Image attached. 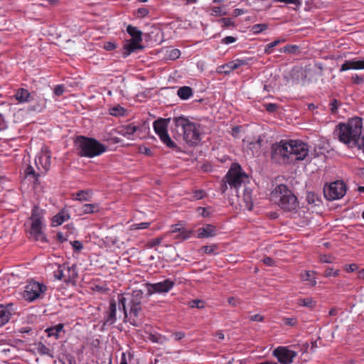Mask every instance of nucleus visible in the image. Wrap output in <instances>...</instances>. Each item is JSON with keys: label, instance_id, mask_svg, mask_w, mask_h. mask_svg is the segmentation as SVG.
Here are the masks:
<instances>
[{"label": "nucleus", "instance_id": "obj_1", "mask_svg": "<svg viewBox=\"0 0 364 364\" xmlns=\"http://www.w3.org/2000/svg\"><path fill=\"white\" fill-rule=\"evenodd\" d=\"M144 298L141 289H134L131 293L119 294L117 303L119 308L122 309L124 318L134 326H139V316L142 310V302Z\"/></svg>", "mask_w": 364, "mask_h": 364}, {"label": "nucleus", "instance_id": "obj_2", "mask_svg": "<svg viewBox=\"0 0 364 364\" xmlns=\"http://www.w3.org/2000/svg\"><path fill=\"white\" fill-rule=\"evenodd\" d=\"M362 129L363 119L354 117L346 122H340L336 126L333 132V138L349 147H356Z\"/></svg>", "mask_w": 364, "mask_h": 364}, {"label": "nucleus", "instance_id": "obj_3", "mask_svg": "<svg viewBox=\"0 0 364 364\" xmlns=\"http://www.w3.org/2000/svg\"><path fill=\"white\" fill-rule=\"evenodd\" d=\"M271 200L286 212H295L299 207L296 196L287 185H277L270 194Z\"/></svg>", "mask_w": 364, "mask_h": 364}, {"label": "nucleus", "instance_id": "obj_4", "mask_svg": "<svg viewBox=\"0 0 364 364\" xmlns=\"http://www.w3.org/2000/svg\"><path fill=\"white\" fill-rule=\"evenodd\" d=\"M74 144L78 151V155L82 157L93 158L107 150L106 146L97 139L84 136H77L74 140Z\"/></svg>", "mask_w": 364, "mask_h": 364}, {"label": "nucleus", "instance_id": "obj_5", "mask_svg": "<svg viewBox=\"0 0 364 364\" xmlns=\"http://www.w3.org/2000/svg\"><path fill=\"white\" fill-rule=\"evenodd\" d=\"M176 129L180 128L183 138L189 146H197L200 141V125L181 116L173 118Z\"/></svg>", "mask_w": 364, "mask_h": 364}, {"label": "nucleus", "instance_id": "obj_6", "mask_svg": "<svg viewBox=\"0 0 364 364\" xmlns=\"http://www.w3.org/2000/svg\"><path fill=\"white\" fill-rule=\"evenodd\" d=\"M43 220V210L37 205L33 206L29 218L31 221L29 234L35 240L45 242L47 240L42 230Z\"/></svg>", "mask_w": 364, "mask_h": 364}, {"label": "nucleus", "instance_id": "obj_7", "mask_svg": "<svg viewBox=\"0 0 364 364\" xmlns=\"http://www.w3.org/2000/svg\"><path fill=\"white\" fill-rule=\"evenodd\" d=\"M226 182L230 189H234L237 193V189L242 184L249 181L248 175L242 170L239 164L233 163L225 175Z\"/></svg>", "mask_w": 364, "mask_h": 364}, {"label": "nucleus", "instance_id": "obj_8", "mask_svg": "<svg viewBox=\"0 0 364 364\" xmlns=\"http://www.w3.org/2000/svg\"><path fill=\"white\" fill-rule=\"evenodd\" d=\"M271 158L274 162L279 164L292 163L287 140H281L272 145Z\"/></svg>", "mask_w": 364, "mask_h": 364}, {"label": "nucleus", "instance_id": "obj_9", "mask_svg": "<svg viewBox=\"0 0 364 364\" xmlns=\"http://www.w3.org/2000/svg\"><path fill=\"white\" fill-rule=\"evenodd\" d=\"M54 278L66 284H75L78 277L77 266H69L68 263L58 264L57 269L53 272Z\"/></svg>", "mask_w": 364, "mask_h": 364}, {"label": "nucleus", "instance_id": "obj_10", "mask_svg": "<svg viewBox=\"0 0 364 364\" xmlns=\"http://www.w3.org/2000/svg\"><path fill=\"white\" fill-rule=\"evenodd\" d=\"M46 291L47 287L44 284L31 281L26 285L23 296L26 301L32 302L42 298Z\"/></svg>", "mask_w": 364, "mask_h": 364}, {"label": "nucleus", "instance_id": "obj_11", "mask_svg": "<svg viewBox=\"0 0 364 364\" xmlns=\"http://www.w3.org/2000/svg\"><path fill=\"white\" fill-rule=\"evenodd\" d=\"M346 186L342 181H336L323 187V195L328 200L342 198L346 193Z\"/></svg>", "mask_w": 364, "mask_h": 364}, {"label": "nucleus", "instance_id": "obj_12", "mask_svg": "<svg viewBox=\"0 0 364 364\" xmlns=\"http://www.w3.org/2000/svg\"><path fill=\"white\" fill-rule=\"evenodd\" d=\"M288 143L292 162L302 161L308 156L309 150L307 144L301 140H289Z\"/></svg>", "mask_w": 364, "mask_h": 364}, {"label": "nucleus", "instance_id": "obj_13", "mask_svg": "<svg viewBox=\"0 0 364 364\" xmlns=\"http://www.w3.org/2000/svg\"><path fill=\"white\" fill-rule=\"evenodd\" d=\"M174 285L175 282L171 279H166L164 281L154 284L149 282L144 284V286L146 288L148 296L156 293H167L172 289Z\"/></svg>", "mask_w": 364, "mask_h": 364}, {"label": "nucleus", "instance_id": "obj_14", "mask_svg": "<svg viewBox=\"0 0 364 364\" xmlns=\"http://www.w3.org/2000/svg\"><path fill=\"white\" fill-rule=\"evenodd\" d=\"M272 354L281 364H291L297 355L296 351L289 350L288 347L285 346L277 347L274 350Z\"/></svg>", "mask_w": 364, "mask_h": 364}, {"label": "nucleus", "instance_id": "obj_15", "mask_svg": "<svg viewBox=\"0 0 364 364\" xmlns=\"http://www.w3.org/2000/svg\"><path fill=\"white\" fill-rule=\"evenodd\" d=\"M50 152L48 150L42 151L35 159V164L38 170L41 171L43 174H46L50 168Z\"/></svg>", "mask_w": 364, "mask_h": 364}, {"label": "nucleus", "instance_id": "obj_16", "mask_svg": "<svg viewBox=\"0 0 364 364\" xmlns=\"http://www.w3.org/2000/svg\"><path fill=\"white\" fill-rule=\"evenodd\" d=\"M117 321V301L112 299L109 300V308L105 312L103 326H112Z\"/></svg>", "mask_w": 364, "mask_h": 364}, {"label": "nucleus", "instance_id": "obj_17", "mask_svg": "<svg viewBox=\"0 0 364 364\" xmlns=\"http://www.w3.org/2000/svg\"><path fill=\"white\" fill-rule=\"evenodd\" d=\"M140 127L136 126L134 124H129L126 125L119 126L117 128V132L119 134L123 136L124 137L133 140L134 139V134L139 131Z\"/></svg>", "mask_w": 364, "mask_h": 364}, {"label": "nucleus", "instance_id": "obj_18", "mask_svg": "<svg viewBox=\"0 0 364 364\" xmlns=\"http://www.w3.org/2000/svg\"><path fill=\"white\" fill-rule=\"evenodd\" d=\"M141 42L142 41H137L134 39H130L127 41L123 46L124 50L123 55L124 57H127L135 50L143 49L144 46L141 45Z\"/></svg>", "mask_w": 364, "mask_h": 364}, {"label": "nucleus", "instance_id": "obj_19", "mask_svg": "<svg viewBox=\"0 0 364 364\" xmlns=\"http://www.w3.org/2000/svg\"><path fill=\"white\" fill-rule=\"evenodd\" d=\"M198 238L213 237L216 235L217 228L215 226L207 224L197 230Z\"/></svg>", "mask_w": 364, "mask_h": 364}, {"label": "nucleus", "instance_id": "obj_20", "mask_svg": "<svg viewBox=\"0 0 364 364\" xmlns=\"http://www.w3.org/2000/svg\"><path fill=\"white\" fill-rule=\"evenodd\" d=\"M70 218L69 211L65 208L62 209L58 213L52 218V225L58 226Z\"/></svg>", "mask_w": 364, "mask_h": 364}, {"label": "nucleus", "instance_id": "obj_21", "mask_svg": "<svg viewBox=\"0 0 364 364\" xmlns=\"http://www.w3.org/2000/svg\"><path fill=\"white\" fill-rule=\"evenodd\" d=\"M170 119L159 118L153 123V127L156 134L159 136L168 131V124Z\"/></svg>", "mask_w": 364, "mask_h": 364}, {"label": "nucleus", "instance_id": "obj_22", "mask_svg": "<svg viewBox=\"0 0 364 364\" xmlns=\"http://www.w3.org/2000/svg\"><path fill=\"white\" fill-rule=\"evenodd\" d=\"M14 97L20 103L28 102L33 100L29 91L22 87L16 90Z\"/></svg>", "mask_w": 364, "mask_h": 364}, {"label": "nucleus", "instance_id": "obj_23", "mask_svg": "<svg viewBox=\"0 0 364 364\" xmlns=\"http://www.w3.org/2000/svg\"><path fill=\"white\" fill-rule=\"evenodd\" d=\"M182 232L183 235H176V238L178 240H186L191 237L192 232L191 230H186L185 228L182 227L179 224H176L171 226V233H178Z\"/></svg>", "mask_w": 364, "mask_h": 364}, {"label": "nucleus", "instance_id": "obj_24", "mask_svg": "<svg viewBox=\"0 0 364 364\" xmlns=\"http://www.w3.org/2000/svg\"><path fill=\"white\" fill-rule=\"evenodd\" d=\"M315 274L316 272L304 270L299 274V277L304 282H309V286L315 287L317 284Z\"/></svg>", "mask_w": 364, "mask_h": 364}, {"label": "nucleus", "instance_id": "obj_25", "mask_svg": "<svg viewBox=\"0 0 364 364\" xmlns=\"http://www.w3.org/2000/svg\"><path fill=\"white\" fill-rule=\"evenodd\" d=\"M25 176L26 178H33V181L34 183L38 184V178L41 176H43V173H41V171L38 170L37 171L34 169V168L28 165L27 168L25 169L24 171Z\"/></svg>", "mask_w": 364, "mask_h": 364}, {"label": "nucleus", "instance_id": "obj_26", "mask_svg": "<svg viewBox=\"0 0 364 364\" xmlns=\"http://www.w3.org/2000/svg\"><path fill=\"white\" fill-rule=\"evenodd\" d=\"M11 313L8 306L0 304V327L7 323L11 318Z\"/></svg>", "mask_w": 364, "mask_h": 364}, {"label": "nucleus", "instance_id": "obj_27", "mask_svg": "<svg viewBox=\"0 0 364 364\" xmlns=\"http://www.w3.org/2000/svg\"><path fill=\"white\" fill-rule=\"evenodd\" d=\"M64 324L58 323L55 326L47 328L45 332L47 333L48 337H54L55 339L59 338V333L63 331Z\"/></svg>", "mask_w": 364, "mask_h": 364}, {"label": "nucleus", "instance_id": "obj_28", "mask_svg": "<svg viewBox=\"0 0 364 364\" xmlns=\"http://www.w3.org/2000/svg\"><path fill=\"white\" fill-rule=\"evenodd\" d=\"M242 200L245 203V208L251 210L253 208L252 191L250 188L244 190Z\"/></svg>", "mask_w": 364, "mask_h": 364}, {"label": "nucleus", "instance_id": "obj_29", "mask_svg": "<svg viewBox=\"0 0 364 364\" xmlns=\"http://www.w3.org/2000/svg\"><path fill=\"white\" fill-rule=\"evenodd\" d=\"M161 142L166 145L168 148L172 149H176L178 148L177 144L171 139L168 131L158 136Z\"/></svg>", "mask_w": 364, "mask_h": 364}, {"label": "nucleus", "instance_id": "obj_30", "mask_svg": "<svg viewBox=\"0 0 364 364\" xmlns=\"http://www.w3.org/2000/svg\"><path fill=\"white\" fill-rule=\"evenodd\" d=\"M350 69L360 70L358 60L352 59L350 60H346L343 64L341 65L340 72H344Z\"/></svg>", "mask_w": 364, "mask_h": 364}, {"label": "nucleus", "instance_id": "obj_31", "mask_svg": "<svg viewBox=\"0 0 364 364\" xmlns=\"http://www.w3.org/2000/svg\"><path fill=\"white\" fill-rule=\"evenodd\" d=\"M127 33L132 37L131 39L142 41V32L136 26L128 25L126 29Z\"/></svg>", "mask_w": 364, "mask_h": 364}, {"label": "nucleus", "instance_id": "obj_32", "mask_svg": "<svg viewBox=\"0 0 364 364\" xmlns=\"http://www.w3.org/2000/svg\"><path fill=\"white\" fill-rule=\"evenodd\" d=\"M236 69L237 68H236L235 63L233 60L232 61H230L227 63L220 65L218 68V73H223L225 75H229L231 72Z\"/></svg>", "mask_w": 364, "mask_h": 364}, {"label": "nucleus", "instance_id": "obj_33", "mask_svg": "<svg viewBox=\"0 0 364 364\" xmlns=\"http://www.w3.org/2000/svg\"><path fill=\"white\" fill-rule=\"evenodd\" d=\"M193 89L188 86L181 87L177 92L178 96L181 100H188L193 95Z\"/></svg>", "mask_w": 364, "mask_h": 364}, {"label": "nucleus", "instance_id": "obj_34", "mask_svg": "<svg viewBox=\"0 0 364 364\" xmlns=\"http://www.w3.org/2000/svg\"><path fill=\"white\" fill-rule=\"evenodd\" d=\"M36 350L41 355H48L52 358H54V355L51 350L42 342H38L36 343Z\"/></svg>", "mask_w": 364, "mask_h": 364}, {"label": "nucleus", "instance_id": "obj_35", "mask_svg": "<svg viewBox=\"0 0 364 364\" xmlns=\"http://www.w3.org/2000/svg\"><path fill=\"white\" fill-rule=\"evenodd\" d=\"M297 304L301 306L314 309L316 305V302L311 297L299 298L297 299Z\"/></svg>", "mask_w": 364, "mask_h": 364}, {"label": "nucleus", "instance_id": "obj_36", "mask_svg": "<svg viewBox=\"0 0 364 364\" xmlns=\"http://www.w3.org/2000/svg\"><path fill=\"white\" fill-rule=\"evenodd\" d=\"M81 209L83 213L90 214L99 212L100 206L98 204L86 203L82 205Z\"/></svg>", "mask_w": 364, "mask_h": 364}, {"label": "nucleus", "instance_id": "obj_37", "mask_svg": "<svg viewBox=\"0 0 364 364\" xmlns=\"http://www.w3.org/2000/svg\"><path fill=\"white\" fill-rule=\"evenodd\" d=\"M306 200L309 204H312L315 206L319 205L321 203L318 196L314 192H308L306 193Z\"/></svg>", "mask_w": 364, "mask_h": 364}, {"label": "nucleus", "instance_id": "obj_38", "mask_svg": "<svg viewBox=\"0 0 364 364\" xmlns=\"http://www.w3.org/2000/svg\"><path fill=\"white\" fill-rule=\"evenodd\" d=\"M341 105H342V103L340 101H338L337 99H336V98L331 99L329 102V105H328L331 113L332 114H337L338 108L341 107Z\"/></svg>", "mask_w": 364, "mask_h": 364}, {"label": "nucleus", "instance_id": "obj_39", "mask_svg": "<svg viewBox=\"0 0 364 364\" xmlns=\"http://www.w3.org/2000/svg\"><path fill=\"white\" fill-rule=\"evenodd\" d=\"M269 26L267 23H257L255 24L251 27V31L254 34H259L268 28Z\"/></svg>", "mask_w": 364, "mask_h": 364}, {"label": "nucleus", "instance_id": "obj_40", "mask_svg": "<svg viewBox=\"0 0 364 364\" xmlns=\"http://www.w3.org/2000/svg\"><path fill=\"white\" fill-rule=\"evenodd\" d=\"M149 339L156 343H164L166 341V337L163 336L160 334H150L149 336Z\"/></svg>", "mask_w": 364, "mask_h": 364}, {"label": "nucleus", "instance_id": "obj_41", "mask_svg": "<svg viewBox=\"0 0 364 364\" xmlns=\"http://www.w3.org/2000/svg\"><path fill=\"white\" fill-rule=\"evenodd\" d=\"M124 112L125 109L119 105L109 109L110 114L115 117L123 116Z\"/></svg>", "mask_w": 364, "mask_h": 364}, {"label": "nucleus", "instance_id": "obj_42", "mask_svg": "<svg viewBox=\"0 0 364 364\" xmlns=\"http://www.w3.org/2000/svg\"><path fill=\"white\" fill-rule=\"evenodd\" d=\"M75 200H89V191H79L75 194Z\"/></svg>", "mask_w": 364, "mask_h": 364}, {"label": "nucleus", "instance_id": "obj_43", "mask_svg": "<svg viewBox=\"0 0 364 364\" xmlns=\"http://www.w3.org/2000/svg\"><path fill=\"white\" fill-rule=\"evenodd\" d=\"M299 50V47L296 45H288L284 46L280 50L281 52L288 53L291 54L296 53Z\"/></svg>", "mask_w": 364, "mask_h": 364}, {"label": "nucleus", "instance_id": "obj_44", "mask_svg": "<svg viewBox=\"0 0 364 364\" xmlns=\"http://www.w3.org/2000/svg\"><path fill=\"white\" fill-rule=\"evenodd\" d=\"M284 41H285L284 39H282V40L278 39V40H275V41L267 44L265 46L264 53H267V54H270L272 53V48H273L276 46L279 45V43L284 42Z\"/></svg>", "mask_w": 364, "mask_h": 364}, {"label": "nucleus", "instance_id": "obj_45", "mask_svg": "<svg viewBox=\"0 0 364 364\" xmlns=\"http://www.w3.org/2000/svg\"><path fill=\"white\" fill-rule=\"evenodd\" d=\"M339 272L340 271L338 269H334L332 267H327L323 276L326 278L331 277H336L339 275Z\"/></svg>", "mask_w": 364, "mask_h": 364}, {"label": "nucleus", "instance_id": "obj_46", "mask_svg": "<svg viewBox=\"0 0 364 364\" xmlns=\"http://www.w3.org/2000/svg\"><path fill=\"white\" fill-rule=\"evenodd\" d=\"M217 245H205L202 247L203 252L208 255H216L215 251L218 250Z\"/></svg>", "mask_w": 364, "mask_h": 364}, {"label": "nucleus", "instance_id": "obj_47", "mask_svg": "<svg viewBox=\"0 0 364 364\" xmlns=\"http://www.w3.org/2000/svg\"><path fill=\"white\" fill-rule=\"evenodd\" d=\"M161 241H162L161 237L153 238L147 242L146 247L149 248H153L156 246L159 245L161 244Z\"/></svg>", "mask_w": 364, "mask_h": 364}, {"label": "nucleus", "instance_id": "obj_48", "mask_svg": "<svg viewBox=\"0 0 364 364\" xmlns=\"http://www.w3.org/2000/svg\"><path fill=\"white\" fill-rule=\"evenodd\" d=\"M149 14V9L144 7L139 8L135 12V15L137 18H144L148 16Z\"/></svg>", "mask_w": 364, "mask_h": 364}, {"label": "nucleus", "instance_id": "obj_49", "mask_svg": "<svg viewBox=\"0 0 364 364\" xmlns=\"http://www.w3.org/2000/svg\"><path fill=\"white\" fill-rule=\"evenodd\" d=\"M150 223H136L133 224L130 226L131 230H142V229H146L149 227Z\"/></svg>", "mask_w": 364, "mask_h": 364}, {"label": "nucleus", "instance_id": "obj_50", "mask_svg": "<svg viewBox=\"0 0 364 364\" xmlns=\"http://www.w3.org/2000/svg\"><path fill=\"white\" fill-rule=\"evenodd\" d=\"M189 305L191 308L202 309L204 307L203 301L199 299L191 300Z\"/></svg>", "mask_w": 364, "mask_h": 364}, {"label": "nucleus", "instance_id": "obj_51", "mask_svg": "<svg viewBox=\"0 0 364 364\" xmlns=\"http://www.w3.org/2000/svg\"><path fill=\"white\" fill-rule=\"evenodd\" d=\"M284 324L289 326H296L298 324L297 318L295 317L292 318H284Z\"/></svg>", "mask_w": 364, "mask_h": 364}, {"label": "nucleus", "instance_id": "obj_52", "mask_svg": "<svg viewBox=\"0 0 364 364\" xmlns=\"http://www.w3.org/2000/svg\"><path fill=\"white\" fill-rule=\"evenodd\" d=\"M64 92H65V87L63 85H57L54 87V90H53L54 94L58 97L63 95Z\"/></svg>", "mask_w": 364, "mask_h": 364}, {"label": "nucleus", "instance_id": "obj_53", "mask_svg": "<svg viewBox=\"0 0 364 364\" xmlns=\"http://www.w3.org/2000/svg\"><path fill=\"white\" fill-rule=\"evenodd\" d=\"M351 81L355 85H361L364 82V78L362 76L355 74L351 77Z\"/></svg>", "mask_w": 364, "mask_h": 364}, {"label": "nucleus", "instance_id": "obj_54", "mask_svg": "<svg viewBox=\"0 0 364 364\" xmlns=\"http://www.w3.org/2000/svg\"><path fill=\"white\" fill-rule=\"evenodd\" d=\"M234 61L235 63V66H236V68L237 69L239 68L242 67V66L247 65L249 64V60L248 59H240V58H237V59L234 60Z\"/></svg>", "mask_w": 364, "mask_h": 364}, {"label": "nucleus", "instance_id": "obj_55", "mask_svg": "<svg viewBox=\"0 0 364 364\" xmlns=\"http://www.w3.org/2000/svg\"><path fill=\"white\" fill-rule=\"evenodd\" d=\"M264 106L269 112H274L278 109V105L274 103H267Z\"/></svg>", "mask_w": 364, "mask_h": 364}, {"label": "nucleus", "instance_id": "obj_56", "mask_svg": "<svg viewBox=\"0 0 364 364\" xmlns=\"http://www.w3.org/2000/svg\"><path fill=\"white\" fill-rule=\"evenodd\" d=\"M228 182H226L225 176L223 178L222 181L220 182V191L222 194H225L227 189H228Z\"/></svg>", "mask_w": 364, "mask_h": 364}, {"label": "nucleus", "instance_id": "obj_57", "mask_svg": "<svg viewBox=\"0 0 364 364\" xmlns=\"http://www.w3.org/2000/svg\"><path fill=\"white\" fill-rule=\"evenodd\" d=\"M71 245L73 248L76 251H80L83 248L82 242L79 240H75L71 242Z\"/></svg>", "mask_w": 364, "mask_h": 364}, {"label": "nucleus", "instance_id": "obj_58", "mask_svg": "<svg viewBox=\"0 0 364 364\" xmlns=\"http://www.w3.org/2000/svg\"><path fill=\"white\" fill-rule=\"evenodd\" d=\"M181 52L178 49H173L170 51L169 58L172 60L177 59L180 57Z\"/></svg>", "mask_w": 364, "mask_h": 364}, {"label": "nucleus", "instance_id": "obj_59", "mask_svg": "<svg viewBox=\"0 0 364 364\" xmlns=\"http://www.w3.org/2000/svg\"><path fill=\"white\" fill-rule=\"evenodd\" d=\"M319 260L323 263H331L333 262L331 256L329 255H322L320 256Z\"/></svg>", "mask_w": 364, "mask_h": 364}, {"label": "nucleus", "instance_id": "obj_60", "mask_svg": "<svg viewBox=\"0 0 364 364\" xmlns=\"http://www.w3.org/2000/svg\"><path fill=\"white\" fill-rule=\"evenodd\" d=\"M205 193L203 190H196L193 192V197L197 199H202L205 197Z\"/></svg>", "mask_w": 364, "mask_h": 364}, {"label": "nucleus", "instance_id": "obj_61", "mask_svg": "<svg viewBox=\"0 0 364 364\" xmlns=\"http://www.w3.org/2000/svg\"><path fill=\"white\" fill-rule=\"evenodd\" d=\"M262 262L268 267H273L275 265V262L270 257H265L262 259Z\"/></svg>", "mask_w": 364, "mask_h": 364}, {"label": "nucleus", "instance_id": "obj_62", "mask_svg": "<svg viewBox=\"0 0 364 364\" xmlns=\"http://www.w3.org/2000/svg\"><path fill=\"white\" fill-rule=\"evenodd\" d=\"M236 41V38L233 36H226L222 39V43L226 45L235 43Z\"/></svg>", "mask_w": 364, "mask_h": 364}, {"label": "nucleus", "instance_id": "obj_63", "mask_svg": "<svg viewBox=\"0 0 364 364\" xmlns=\"http://www.w3.org/2000/svg\"><path fill=\"white\" fill-rule=\"evenodd\" d=\"M358 269V265L356 264H350L345 266V270L347 272H353Z\"/></svg>", "mask_w": 364, "mask_h": 364}, {"label": "nucleus", "instance_id": "obj_64", "mask_svg": "<svg viewBox=\"0 0 364 364\" xmlns=\"http://www.w3.org/2000/svg\"><path fill=\"white\" fill-rule=\"evenodd\" d=\"M103 48L106 50H112L116 48V45L115 43H112V42H106L105 44H104V46Z\"/></svg>", "mask_w": 364, "mask_h": 364}]
</instances>
